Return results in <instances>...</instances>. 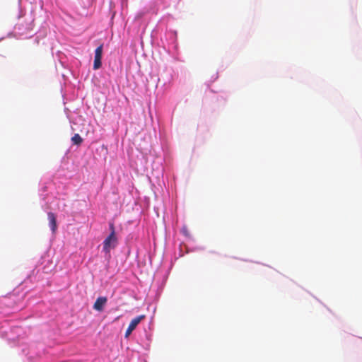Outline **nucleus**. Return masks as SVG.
Here are the masks:
<instances>
[{"label":"nucleus","instance_id":"obj_1","mask_svg":"<svg viewBox=\"0 0 362 362\" xmlns=\"http://www.w3.org/2000/svg\"><path fill=\"white\" fill-rule=\"evenodd\" d=\"M110 230V235L103 241V251L109 253L111 249H114L117 245V238L116 236L115 228L113 223H109Z\"/></svg>","mask_w":362,"mask_h":362},{"label":"nucleus","instance_id":"obj_2","mask_svg":"<svg viewBox=\"0 0 362 362\" xmlns=\"http://www.w3.org/2000/svg\"><path fill=\"white\" fill-rule=\"evenodd\" d=\"M103 45L98 46L95 51V57L93 63V69L97 70L101 66V59L103 54Z\"/></svg>","mask_w":362,"mask_h":362},{"label":"nucleus","instance_id":"obj_3","mask_svg":"<svg viewBox=\"0 0 362 362\" xmlns=\"http://www.w3.org/2000/svg\"><path fill=\"white\" fill-rule=\"evenodd\" d=\"M107 301V298L106 297L98 298L93 304V308L97 311H103Z\"/></svg>","mask_w":362,"mask_h":362},{"label":"nucleus","instance_id":"obj_4","mask_svg":"<svg viewBox=\"0 0 362 362\" xmlns=\"http://www.w3.org/2000/svg\"><path fill=\"white\" fill-rule=\"evenodd\" d=\"M47 218L49 220V226L52 233H55L57 228V218L55 214L52 212H48Z\"/></svg>","mask_w":362,"mask_h":362},{"label":"nucleus","instance_id":"obj_5","mask_svg":"<svg viewBox=\"0 0 362 362\" xmlns=\"http://www.w3.org/2000/svg\"><path fill=\"white\" fill-rule=\"evenodd\" d=\"M146 316L144 315H139L134 319L132 320L129 325V327L131 328L133 331L136 329V326L140 323L141 320L145 319Z\"/></svg>","mask_w":362,"mask_h":362},{"label":"nucleus","instance_id":"obj_6","mask_svg":"<svg viewBox=\"0 0 362 362\" xmlns=\"http://www.w3.org/2000/svg\"><path fill=\"white\" fill-rule=\"evenodd\" d=\"M71 141L75 145H77V146H79L82 144L83 142V139L81 138V136L78 134H75L72 137H71Z\"/></svg>","mask_w":362,"mask_h":362},{"label":"nucleus","instance_id":"obj_7","mask_svg":"<svg viewBox=\"0 0 362 362\" xmlns=\"http://www.w3.org/2000/svg\"><path fill=\"white\" fill-rule=\"evenodd\" d=\"M132 332H133V330H132L131 328H129V327H128V328H127V330H126V332H125L124 337H125L126 338L129 337V336L132 334Z\"/></svg>","mask_w":362,"mask_h":362}]
</instances>
